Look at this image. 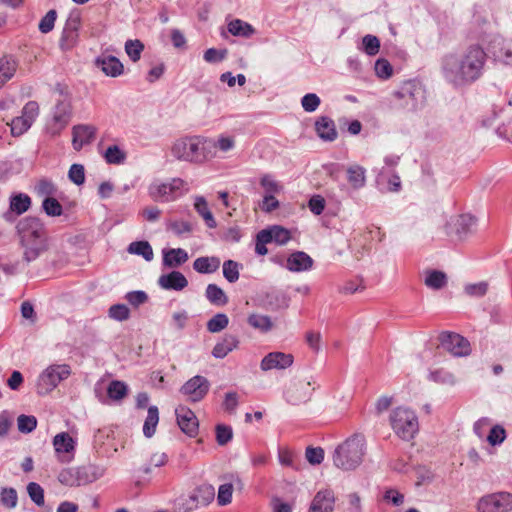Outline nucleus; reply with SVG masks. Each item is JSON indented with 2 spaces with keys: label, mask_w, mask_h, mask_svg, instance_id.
<instances>
[{
  "label": "nucleus",
  "mask_w": 512,
  "mask_h": 512,
  "mask_svg": "<svg viewBox=\"0 0 512 512\" xmlns=\"http://www.w3.org/2000/svg\"><path fill=\"white\" fill-rule=\"evenodd\" d=\"M127 251L142 256L146 261H151L154 257L153 249L147 241H134L129 244Z\"/></svg>",
  "instance_id": "obj_37"
},
{
  "label": "nucleus",
  "mask_w": 512,
  "mask_h": 512,
  "mask_svg": "<svg viewBox=\"0 0 512 512\" xmlns=\"http://www.w3.org/2000/svg\"><path fill=\"white\" fill-rule=\"evenodd\" d=\"M241 264L234 260H226L223 263V276L230 283H235L239 279V270Z\"/></svg>",
  "instance_id": "obj_47"
},
{
  "label": "nucleus",
  "mask_w": 512,
  "mask_h": 512,
  "mask_svg": "<svg viewBox=\"0 0 512 512\" xmlns=\"http://www.w3.org/2000/svg\"><path fill=\"white\" fill-rule=\"evenodd\" d=\"M17 67L18 63L12 56L0 58V88L14 76Z\"/></svg>",
  "instance_id": "obj_31"
},
{
  "label": "nucleus",
  "mask_w": 512,
  "mask_h": 512,
  "mask_svg": "<svg viewBox=\"0 0 512 512\" xmlns=\"http://www.w3.org/2000/svg\"><path fill=\"white\" fill-rule=\"evenodd\" d=\"M395 98L403 100L400 104L407 110H416L424 100V89L417 80H408L394 92Z\"/></svg>",
  "instance_id": "obj_8"
},
{
  "label": "nucleus",
  "mask_w": 512,
  "mask_h": 512,
  "mask_svg": "<svg viewBox=\"0 0 512 512\" xmlns=\"http://www.w3.org/2000/svg\"><path fill=\"white\" fill-rule=\"evenodd\" d=\"M96 127L88 124L75 125L72 129V144L79 151L84 145L90 144L96 136Z\"/></svg>",
  "instance_id": "obj_24"
},
{
  "label": "nucleus",
  "mask_w": 512,
  "mask_h": 512,
  "mask_svg": "<svg viewBox=\"0 0 512 512\" xmlns=\"http://www.w3.org/2000/svg\"><path fill=\"white\" fill-rule=\"evenodd\" d=\"M239 344L238 338L234 335H225L222 341L216 343L212 350V355L217 359H223L237 348Z\"/></svg>",
  "instance_id": "obj_29"
},
{
  "label": "nucleus",
  "mask_w": 512,
  "mask_h": 512,
  "mask_svg": "<svg viewBox=\"0 0 512 512\" xmlns=\"http://www.w3.org/2000/svg\"><path fill=\"white\" fill-rule=\"evenodd\" d=\"M220 264V259L216 256H202L195 259L193 269L201 274H211L219 269Z\"/></svg>",
  "instance_id": "obj_28"
},
{
  "label": "nucleus",
  "mask_w": 512,
  "mask_h": 512,
  "mask_svg": "<svg viewBox=\"0 0 512 512\" xmlns=\"http://www.w3.org/2000/svg\"><path fill=\"white\" fill-rule=\"evenodd\" d=\"M127 385L119 380H113L109 383L107 394L112 400H122L127 395Z\"/></svg>",
  "instance_id": "obj_44"
},
{
  "label": "nucleus",
  "mask_w": 512,
  "mask_h": 512,
  "mask_svg": "<svg viewBox=\"0 0 512 512\" xmlns=\"http://www.w3.org/2000/svg\"><path fill=\"white\" fill-rule=\"evenodd\" d=\"M72 116L71 106L66 101H59L53 110L51 122L47 125V131L52 136L60 132L68 125Z\"/></svg>",
  "instance_id": "obj_15"
},
{
  "label": "nucleus",
  "mask_w": 512,
  "mask_h": 512,
  "mask_svg": "<svg viewBox=\"0 0 512 512\" xmlns=\"http://www.w3.org/2000/svg\"><path fill=\"white\" fill-rule=\"evenodd\" d=\"M207 300L214 306H225L229 299L222 288L216 284H208L205 290Z\"/></svg>",
  "instance_id": "obj_32"
},
{
  "label": "nucleus",
  "mask_w": 512,
  "mask_h": 512,
  "mask_svg": "<svg viewBox=\"0 0 512 512\" xmlns=\"http://www.w3.org/2000/svg\"><path fill=\"white\" fill-rule=\"evenodd\" d=\"M127 154L118 145L109 146L105 153L104 158L108 164L120 165L126 160Z\"/></svg>",
  "instance_id": "obj_42"
},
{
  "label": "nucleus",
  "mask_w": 512,
  "mask_h": 512,
  "mask_svg": "<svg viewBox=\"0 0 512 512\" xmlns=\"http://www.w3.org/2000/svg\"><path fill=\"white\" fill-rule=\"evenodd\" d=\"M16 228L21 237V243L47 244L46 229L39 218L25 217L18 222Z\"/></svg>",
  "instance_id": "obj_6"
},
{
  "label": "nucleus",
  "mask_w": 512,
  "mask_h": 512,
  "mask_svg": "<svg viewBox=\"0 0 512 512\" xmlns=\"http://www.w3.org/2000/svg\"><path fill=\"white\" fill-rule=\"evenodd\" d=\"M158 285L165 290L181 291L188 286V280L179 271L162 274L158 279Z\"/></svg>",
  "instance_id": "obj_26"
},
{
  "label": "nucleus",
  "mask_w": 512,
  "mask_h": 512,
  "mask_svg": "<svg viewBox=\"0 0 512 512\" xmlns=\"http://www.w3.org/2000/svg\"><path fill=\"white\" fill-rule=\"evenodd\" d=\"M186 250L182 248H171L163 251V264L167 267H178L188 260Z\"/></svg>",
  "instance_id": "obj_30"
},
{
  "label": "nucleus",
  "mask_w": 512,
  "mask_h": 512,
  "mask_svg": "<svg viewBox=\"0 0 512 512\" xmlns=\"http://www.w3.org/2000/svg\"><path fill=\"white\" fill-rule=\"evenodd\" d=\"M212 148V140L194 136L177 140L171 151L178 160L201 163L209 157Z\"/></svg>",
  "instance_id": "obj_3"
},
{
  "label": "nucleus",
  "mask_w": 512,
  "mask_h": 512,
  "mask_svg": "<svg viewBox=\"0 0 512 512\" xmlns=\"http://www.w3.org/2000/svg\"><path fill=\"white\" fill-rule=\"evenodd\" d=\"M233 437L232 428L228 425L218 424L216 426V441L220 446L226 445Z\"/></svg>",
  "instance_id": "obj_61"
},
{
  "label": "nucleus",
  "mask_w": 512,
  "mask_h": 512,
  "mask_svg": "<svg viewBox=\"0 0 512 512\" xmlns=\"http://www.w3.org/2000/svg\"><path fill=\"white\" fill-rule=\"evenodd\" d=\"M313 259L303 251H295L291 253L285 264V268L291 272H305L313 267Z\"/></svg>",
  "instance_id": "obj_25"
},
{
  "label": "nucleus",
  "mask_w": 512,
  "mask_h": 512,
  "mask_svg": "<svg viewBox=\"0 0 512 512\" xmlns=\"http://www.w3.org/2000/svg\"><path fill=\"white\" fill-rule=\"evenodd\" d=\"M365 455V438L355 434L338 445L333 453L334 465L344 471L355 470Z\"/></svg>",
  "instance_id": "obj_2"
},
{
  "label": "nucleus",
  "mask_w": 512,
  "mask_h": 512,
  "mask_svg": "<svg viewBox=\"0 0 512 512\" xmlns=\"http://www.w3.org/2000/svg\"><path fill=\"white\" fill-rule=\"evenodd\" d=\"M321 103L318 95L315 93H307L301 99V105L306 112H314L317 110Z\"/></svg>",
  "instance_id": "obj_62"
},
{
  "label": "nucleus",
  "mask_w": 512,
  "mask_h": 512,
  "mask_svg": "<svg viewBox=\"0 0 512 512\" xmlns=\"http://www.w3.org/2000/svg\"><path fill=\"white\" fill-rule=\"evenodd\" d=\"M35 191L39 196L53 197L56 194L57 188L55 184L48 179H41L35 186Z\"/></svg>",
  "instance_id": "obj_53"
},
{
  "label": "nucleus",
  "mask_w": 512,
  "mask_h": 512,
  "mask_svg": "<svg viewBox=\"0 0 512 512\" xmlns=\"http://www.w3.org/2000/svg\"><path fill=\"white\" fill-rule=\"evenodd\" d=\"M347 180L354 189L365 186V169L359 165H351L347 168Z\"/></svg>",
  "instance_id": "obj_33"
},
{
  "label": "nucleus",
  "mask_w": 512,
  "mask_h": 512,
  "mask_svg": "<svg viewBox=\"0 0 512 512\" xmlns=\"http://www.w3.org/2000/svg\"><path fill=\"white\" fill-rule=\"evenodd\" d=\"M175 413L181 431L189 437H195L199 429V422L195 413L184 406L176 408Z\"/></svg>",
  "instance_id": "obj_18"
},
{
  "label": "nucleus",
  "mask_w": 512,
  "mask_h": 512,
  "mask_svg": "<svg viewBox=\"0 0 512 512\" xmlns=\"http://www.w3.org/2000/svg\"><path fill=\"white\" fill-rule=\"evenodd\" d=\"M335 501V494L331 489L320 490L315 494L309 512H333Z\"/></svg>",
  "instance_id": "obj_23"
},
{
  "label": "nucleus",
  "mask_w": 512,
  "mask_h": 512,
  "mask_svg": "<svg viewBox=\"0 0 512 512\" xmlns=\"http://www.w3.org/2000/svg\"><path fill=\"white\" fill-rule=\"evenodd\" d=\"M166 229L173 232L176 236L181 237L183 235L191 234L193 231V225L189 221L168 220L166 222Z\"/></svg>",
  "instance_id": "obj_39"
},
{
  "label": "nucleus",
  "mask_w": 512,
  "mask_h": 512,
  "mask_svg": "<svg viewBox=\"0 0 512 512\" xmlns=\"http://www.w3.org/2000/svg\"><path fill=\"white\" fill-rule=\"evenodd\" d=\"M441 346L453 356L462 357L470 353V343L463 336L453 332H442L439 336Z\"/></svg>",
  "instance_id": "obj_13"
},
{
  "label": "nucleus",
  "mask_w": 512,
  "mask_h": 512,
  "mask_svg": "<svg viewBox=\"0 0 512 512\" xmlns=\"http://www.w3.org/2000/svg\"><path fill=\"white\" fill-rule=\"evenodd\" d=\"M144 50V44L138 40H127L125 42V52L132 62H137L141 58Z\"/></svg>",
  "instance_id": "obj_45"
},
{
  "label": "nucleus",
  "mask_w": 512,
  "mask_h": 512,
  "mask_svg": "<svg viewBox=\"0 0 512 512\" xmlns=\"http://www.w3.org/2000/svg\"><path fill=\"white\" fill-rule=\"evenodd\" d=\"M271 235V242H275L279 245H285L291 239V233L288 229L274 225L263 229Z\"/></svg>",
  "instance_id": "obj_40"
},
{
  "label": "nucleus",
  "mask_w": 512,
  "mask_h": 512,
  "mask_svg": "<svg viewBox=\"0 0 512 512\" xmlns=\"http://www.w3.org/2000/svg\"><path fill=\"white\" fill-rule=\"evenodd\" d=\"M58 480L63 485L73 487L91 483L96 480V476L92 473L91 467L80 466L61 470Z\"/></svg>",
  "instance_id": "obj_11"
},
{
  "label": "nucleus",
  "mask_w": 512,
  "mask_h": 512,
  "mask_svg": "<svg viewBox=\"0 0 512 512\" xmlns=\"http://www.w3.org/2000/svg\"><path fill=\"white\" fill-rule=\"evenodd\" d=\"M24 247L23 259L26 263L36 260L44 251L47 250L48 244L22 243Z\"/></svg>",
  "instance_id": "obj_38"
},
{
  "label": "nucleus",
  "mask_w": 512,
  "mask_h": 512,
  "mask_svg": "<svg viewBox=\"0 0 512 512\" xmlns=\"http://www.w3.org/2000/svg\"><path fill=\"white\" fill-rule=\"evenodd\" d=\"M18 430L22 433H30L37 426V419L32 415H20L17 419Z\"/></svg>",
  "instance_id": "obj_58"
},
{
  "label": "nucleus",
  "mask_w": 512,
  "mask_h": 512,
  "mask_svg": "<svg viewBox=\"0 0 512 512\" xmlns=\"http://www.w3.org/2000/svg\"><path fill=\"white\" fill-rule=\"evenodd\" d=\"M487 54L477 45L469 46L461 56L443 57L441 69L445 80L455 88L469 86L479 80L485 70Z\"/></svg>",
  "instance_id": "obj_1"
},
{
  "label": "nucleus",
  "mask_w": 512,
  "mask_h": 512,
  "mask_svg": "<svg viewBox=\"0 0 512 512\" xmlns=\"http://www.w3.org/2000/svg\"><path fill=\"white\" fill-rule=\"evenodd\" d=\"M210 382L201 375H196L186 381L180 388V393L192 402L201 401L209 392Z\"/></svg>",
  "instance_id": "obj_14"
},
{
  "label": "nucleus",
  "mask_w": 512,
  "mask_h": 512,
  "mask_svg": "<svg viewBox=\"0 0 512 512\" xmlns=\"http://www.w3.org/2000/svg\"><path fill=\"white\" fill-rule=\"evenodd\" d=\"M32 123H30L27 119L22 116L15 117L10 124L11 134L13 136H21L23 135L30 127Z\"/></svg>",
  "instance_id": "obj_55"
},
{
  "label": "nucleus",
  "mask_w": 512,
  "mask_h": 512,
  "mask_svg": "<svg viewBox=\"0 0 512 512\" xmlns=\"http://www.w3.org/2000/svg\"><path fill=\"white\" fill-rule=\"evenodd\" d=\"M247 322L254 329L260 330L261 332H268L272 329V320L267 315L251 314L249 315Z\"/></svg>",
  "instance_id": "obj_41"
},
{
  "label": "nucleus",
  "mask_w": 512,
  "mask_h": 512,
  "mask_svg": "<svg viewBox=\"0 0 512 512\" xmlns=\"http://www.w3.org/2000/svg\"><path fill=\"white\" fill-rule=\"evenodd\" d=\"M311 382L306 380H293L284 391V398L291 405H299L310 400L312 391Z\"/></svg>",
  "instance_id": "obj_12"
},
{
  "label": "nucleus",
  "mask_w": 512,
  "mask_h": 512,
  "mask_svg": "<svg viewBox=\"0 0 512 512\" xmlns=\"http://www.w3.org/2000/svg\"><path fill=\"white\" fill-rule=\"evenodd\" d=\"M159 422V411L156 406H150L148 408L147 417L143 425V434L147 438H151L156 431V427Z\"/></svg>",
  "instance_id": "obj_35"
},
{
  "label": "nucleus",
  "mask_w": 512,
  "mask_h": 512,
  "mask_svg": "<svg viewBox=\"0 0 512 512\" xmlns=\"http://www.w3.org/2000/svg\"><path fill=\"white\" fill-rule=\"evenodd\" d=\"M390 425L395 434L402 440L409 441L418 432V418L416 414L405 407H397L390 414Z\"/></svg>",
  "instance_id": "obj_5"
},
{
  "label": "nucleus",
  "mask_w": 512,
  "mask_h": 512,
  "mask_svg": "<svg viewBox=\"0 0 512 512\" xmlns=\"http://www.w3.org/2000/svg\"><path fill=\"white\" fill-rule=\"evenodd\" d=\"M125 299L131 306L137 308L148 301V295L142 290L130 291L125 295Z\"/></svg>",
  "instance_id": "obj_63"
},
{
  "label": "nucleus",
  "mask_w": 512,
  "mask_h": 512,
  "mask_svg": "<svg viewBox=\"0 0 512 512\" xmlns=\"http://www.w3.org/2000/svg\"><path fill=\"white\" fill-rule=\"evenodd\" d=\"M228 324V316L224 313H217L207 322V330L211 333H218L224 330Z\"/></svg>",
  "instance_id": "obj_46"
},
{
  "label": "nucleus",
  "mask_w": 512,
  "mask_h": 512,
  "mask_svg": "<svg viewBox=\"0 0 512 512\" xmlns=\"http://www.w3.org/2000/svg\"><path fill=\"white\" fill-rule=\"evenodd\" d=\"M506 439V430L501 425H495L490 429L487 441L492 446L500 445Z\"/></svg>",
  "instance_id": "obj_56"
},
{
  "label": "nucleus",
  "mask_w": 512,
  "mask_h": 512,
  "mask_svg": "<svg viewBox=\"0 0 512 512\" xmlns=\"http://www.w3.org/2000/svg\"><path fill=\"white\" fill-rule=\"evenodd\" d=\"M184 185L180 178L165 183L155 182L149 186V195L155 201L170 202L183 195Z\"/></svg>",
  "instance_id": "obj_9"
},
{
  "label": "nucleus",
  "mask_w": 512,
  "mask_h": 512,
  "mask_svg": "<svg viewBox=\"0 0 512 512\" xmlns=\"http://www.w3.org/2000/svg\"><path fill=\"white\" fill-rule=\"evenodd\" d=\"M94 64L106 76L116 78L123 74L124 66L122 62L115 56L102 54L98 56Z\"/></svg>",
  "instance_id": "obj_22"
},
{
  "label": "nucleus",
  "mask_w": 512,
  "mask_h": 512,
  "mask_svg": "<svg viewBox=\"0 0 512 512\" xmlns=\"http://www.w3.org/2000/svg\"><path fill=\"white\" fill-rule=\"evenodd\" d=\"M71 374L70 367L66 364L51 365L39 376L37 389L39 394L51 392L57 385L67 379Z\"/></svg>",
  "instance_id": "obj_7"
},
{
  "label": "nucleus",
  "mask_w": 512,
  "mask_h": 512,
  "mask_svg": "<svg viewBox=\"0 0 512 512\" xmlns=\"http://www.w3.org/2000/svg\"><path fill=\"white\" fill-rule=\"evenodd\" d=\"M294 357L292 354L284 352H270L261 360L260 368L262 371H270L272 369L283 370L292 366Z\"/></svg>",
  "instance_id": "obj_19"
},
{
  "label": "nucleus",
  "mask_w": 512,
  "mask_h": 512,
  "mask_svg": "<svg viewBox=\"0 0 512 512\" xmlns=\"http://www.w3.org/2000/svg\"><path fill=\"white\" fill-rule=\"evenodd\" d=\"M363 50L369 56L378 54L380 50V40L371 34H367L362 39Z\"/></svg>",
  "instance_id": "obj_52"
},
{
  "label": "nucleus",
  "mask_w": 512,
  "mask_h": 512,
  "mask_svg": "<svg viewBox=\"0 0 512 512\" xmlns=\"http://www.w3.org/2000/svg\"><path fill=\"white\" fill-rule=\"evenodd\" d=\"M78 40V32L69 30L67 28H63L60 40H59V46L61 50L67 51L72 49Z\"/></svg>",
  "instance_id": "obj_49"
},
{
  "label": "nucleus",
  "mask_w": 512,
  "mask_h": 512,
  "mask_svg": "<svg viewBox=\"0 0 512 512\" xmlns=\"http://www.w3.org/2000/svg\"><path fill=\"white\" fill-rule=\"evenodd\" d=\"M490 52L495 60L512 65V40L494 37L490 43Z\"/></svg>",
  "instance_id": "obj_21"
},
{
  "label": "nucleus",
  "mask_w": 512,
  "mask_h": 512,
  "mask_svg": "<svg viewBox=\"0 0 512 512\" xmlns=\"http://www.w3.org/2000/svg\"><path fill=\"white\" fill-rule=\"evenodd\" d=\"M31 198L25 193H14L9 199V211L4 213L3 217L6 221H14L15 216H20L31 207Z\"/></svg>",
  "instance_id": "obj_20"
},
{
  "label": "nucleus",
  "mask_w": 512,
  "mask_h": 512,
  "mask_svg": "<svg viewBox=\"0 0 512 512\" xmlns=\"http://www.w3.org/2000/svg\"><path fill=\"white\" fill-rule=\"evenodd\" d=\"M53 447L58 459L63 463H68L74 458L76 441L68 432H61L54 436Z\"/></svg>",
  "instance_id": "obj_16"
},
{
  "label": "nucleus",
  "mask_w": 512,
  "mask_h": 512,
  "mask_svg": "<svg viewBox=\"0 0 512 512\" xmlns=\"http://www.w3.org/2000/svg\"><path fill=\"white\" fill-rule=\"evenodd\" d=\"M239 404V396L235 391H229L224 396L223 409L229 414H234Z\"/></svg>",
  "instance_id": "obj_64"
},
{
  "label": "nucleus",
  "mask_w": 512,
  "mask_h": 512,
  "mask_svg": "<svg viewBox=\"0 0 512 512\" xmlns=\"http://www.w3.org/2000/svg\"><path fill=\"white\" fill-rule=\"evenodd\" d=\"M27 492L30 499L38 506L44 505V490L43 488L35 482H30L27 485Z\"/></svg>",
  "instance_id": "obj_59"
},
{
  "label": "nucleus",
  "mask_w": 512,
  "mask_h": 512,
  "mask_svg": "<svg viewBox=\"0 0 512 512\" xmlns=\"http://www.w3.org/2000/svg\"><path fill=\"white\" fill-rule=\"evenodd\" d=\"M43 211L51 217L61 216L63 207L60 202L54 197H46L42 202Z\"/></svg>",
  "instance_id": "obj_48"
},
{
  "label": "nucleus",
  "mask_w": 512,
  "mask_h": 512,
  "mask_svg": "<svg viewBox=\"0 0 512 512\" xmlns=\"http://www.w3.org/2000/svg\"><path fill=\"white\" fill-rule=\"evenodd\" d=\"M260 185L264 189L265 194L274 195L280 192L282 186L273 179L270 174H265L260 179Z\"/></svg>",
  "instance_id": "obj_57"
},
{
  "label": "nucleus",
  "mask_w": 512,
  "mask_h": 512,
  "mask_svg": "<svg viewBox=\"0 0 512 512\" xmlns=\"http://www.w3.org/2000/svg\"><path fill=\"white\" fill-rule=\"evenodd\" d=\"M168 461V456L166 453H154L148 464H145L140 470L144 474H151L153 467H162L164 466Z\"/></svg>",
  "instance_id": "obj_51"
},
{
  "label": "nucleus",
  "mask_w": 512,
  "mask_h": 512,
  "mask_svg": "<svg viewBox=\"0 0 512 512\" xmlns=\"http://www.w3.org/2000/svg\"><path fill=\"white\" fill-rule=\"evenodd\" d=\"M0 503L7 509H13L17 506V491L12 487H3L0 491Z\"/></svg>",
  "instance_id": "obj_43"
},
{
  "label": "nucleus",
  "mask_w": 512,
  "mask_h": 512,
  "mask_svg": "<svg viewBox=\"0 0 512 512\" xmlns=\"http://www.w3.org/2000/svg\"><path fill=\"white\" fill-rule=\"evenodd\" d=\"M476 219L470 214H461L448 223V234H455L463 240L474 232Z\"/></svg>",
  "instance_id": "obj_17"
},
{
  "label": "nucleus",
  "mask_w": 512,
  "mask_h": 512,
  "mask_svg": "<svg viewBox=\"0 0 512 512\" xmlns=\"http://www.w3.org/2000/svg\"><path fill=\"white\" fill-rule=\"evenodd\" d=\"M215 497L212 485L204 483L196 487L188 495H180L174 500V512H192L200 506L210 504Z\"/></svg>",
  "instance_id": "obj_4"
},
{
  "label": "nucleus",
  "mask_w": 512,
  "mask_h": 512,
  "mask_svg": "<svg viewBox=\"0 0 512 512\" xmlns=\"http://www.w3.org/2000/svg\"><path fill=\"white\" fill-rule=\"evenodd\" d=\"M318 136L324 141H334L337 138V130L334 121L326 116L320 117L315 123Z\"/></svg>",
  "instance_id": "obj_27"
},
{
  "label": "nucleus",
  "mask_w": 512,
  "mask_h": 512,
  "mask_svg": "<svg viewBox=\"0 0 512 512\" xmlns=\"http://www.w3.org/2000/svg\"><path fill=\"white\" fill-rule=\"evenodd\" d=\"M228 31L234 36L250 37L255 33L252 25L240 19H234L228 23Z\"/></svg>",
  "instance_id": "obj_36"
},
{
  "label": "nucleus",
  "mask_w": 512,
  "mask_h": 512,
  "mask_svg": "<svg viewBox=\"0 0 512 512\" xmlns=\"http://www.w3.org/2000/svg\"><path fill=\"white\" fill-rule=\"evenodd\" d=\"M478 512H508L512 510V494L496 492L482 496L477 503Z\"/></svg>",
  "instance_id": "obj_10"
},
{
  "label": "nucleus",
  "mask_w": 512,
  "mask_h": 512,
  "mask_svg": "<svg viewBox=\"0 0 512 512\" xmlns=\"http://www.w3.org/2000/svg\"><path fill=\"white\" fill-rule=\"evenodd\" d=\"M425 285L433 290H440L447 284V276L439 270H429L426 272L424 280Z\"/></svg>",
  "instance_id": "obj_34"
},
{
  "label": "nucleus",
  "mask_w": 512,
  "mask_h": 512,
  "mask_svg": "<svg viewBox=\"0 0 512 512\" xmlns=\"http://www.w3.org/2000/svg\"><path fill=\"white\" fill-rule=\"evenodd\" d=\"M108 316L116 321L122 322L130 317V310L125 304H114L108 310Z\"/></svg>",
  "instance_id": "obj_50"
},
{
  "label": "nucleus",
  "mask_w": 512,
  "mask_h": 512,
  "mask_svg": "<svg viewBox=\"0 0 512 512\" xmlns=\"http://www.w3.org/2000/svg\"><path fill=\"white\" fill-rule=\"evenodd\" d=\"M271 243V235L266 231H259L256 235L255 252L258 255L264 256L268 253L266 244Z\"/></svg>",
  "instance_id": "obj_60"
},
{
  "label": "nucleus",
  "mask_w": 512,
  "mask_h": 512,
  "mask_svg": "<svg viewBox=\"0 0 512 512\" xmlns=\"http://www.w3.org/2000/svg\"><path fill=\"white\" fill-rule=\"evenodd\" d=\"M57 18L56 10H49L39 22L38 28L41 33L47 34L53 30Z\"/></svg>",
  "instance_id": "obj_54"
}]
</instances>
